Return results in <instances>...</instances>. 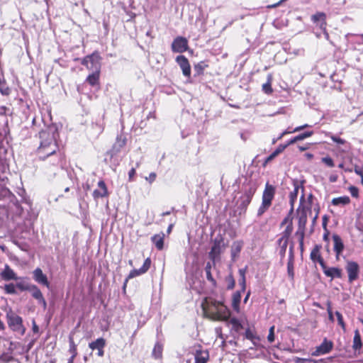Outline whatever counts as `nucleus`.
Masks as SVG:
<instances>
[{
	"label": "nucleus",
	"mask_w": 363,
	"mask_h": 363,
	"mask_svg": "<svg viewBox=\"0 0 363 363\" xmlns=\"http://www.w3.org/2000/svg\"><path fill=\"white\" fill-rule=\"evenodd\" d=\"M287 274H288L289 279L291 281H294L295 273H294V256H293L292 253H291V255L289 259L288 263H287Z\"/></svg>",
	"instance_id": "473e14b6"
},
{
	"label": "nucleus",
	"mask_w": 363,
	"mask_h": 363,
	"mask_svg": "<svg viewBox=\"0 0 363 363\" xmlns=\"http://www.w3.org/2000/svg\"><path fill=\"white\" fill-rule=\"evenodd\" d=\"M276 194V187L267 182L262 196V203L257 210V217H261L272 206Z\"/></svg>",
	"instance_id": "7ed1b4c3"
},
{
	"label": "nucleus",
	"mask_w": 363,
	"mask_h": 363,
	"mask_svg": "<svg viewBox=\"0 0 363 363\" xmlns=\"http://www.w3.org/2000/svg\"><path fill=\"white\" fill-rule=\"evenodd\" d=\"M252 199V198L242 194L240 197V199H239L240 200L239 208L245 212L247 211L248 206L251 203Z\"/></svg>",
	"instance_id": "c9c22d12"
},
{
	"label": "nucleus",
	"mask_w": 363,
	"mask_h": 363,
	"mask_svg": "<svg viewBox=\"0 0 363 363\" xmlns=\"http://www.w3.org/2000/svg\"><path fill=\"white\" fill-rule=\"evenodd\" d=\"M4 290L5 293L8 294H16V286L13 283L5 284L4 286Z\"/></svg>",
	"instance_id": "49530a36"
},
{
	"label": "nucleus",
	"mask_w": 363,
	"mask_h": 363,
	"mask_svg": "<svg viewBox=\"0 0 363 363\" xmlns=\"http://www.w3.org/2000/svg\"><path fill=\"white\" fill-rule=\"evenodd\" d=\"M321 245H315L310 254V258L313 262H318L322 267L325 262L320 254Z\"/></svg>",
	"instance_id": "a211bd4d"
},
{
	"label": "nucleus",
	"mask_w": 363,
	"mask_h": 363,
	"mask_svg": "<svg viewBox=\"0 0 363 363\" xmlns=\"http://www.w3.org/2000/svg\"><path fill=\"white\" fill-rule=\"evenodd\" d=\"M244 242L242 240H235L233 242L230 248V257L233 262L236 261V259L239 257Z\"/></svg>",
	"instance_id": "2eb2a0df"
},
{
	"label": "nucleus",
	"mask_w": 363,
	"mask_h": 363,
	"mask_svg": "<svg viewBox=\"0 0 363 363\" xmlns=\"http://www.w3.org/2000/svg\"><path fill=\"white\" fill-rule=\"evenodd\" d=\"M313 131H306V132H304L303 133L298 135L297 136H298V139H299V140H302L305 138L311 137V135H313Z\"/></svg>",
	"instance_id": "4d7b16f0"
},
{
	"label": "nucleus",
	"mask_w": 363,
	"mask_h": 363,
	"mask_svg": "<svg viewBox=\"0 0 363 363\" xmlns=\"http://www.w3.org/2000/svg\"><path fill=\"white\" fill-rule=\"evenodd\" d=\"M308 208L305 206L299 207L298 209V228H306V225L307 223V212Z\"/></svg>",
	"instance_id": "aec40b11"
},
{
	"label": "nucleus",
	"mask_w": 363,
	"mask_h": 363,
	"mask_svg": "<svg viewBox=\"0 0 363 363\" xmlns=\"http://www.w3.org/2000/svg\"><path fill=\"white\" fill-rule=\"evenodd\" d=\"M287 147L286 145H279L277 148L274 150V152L279 155Z\"/></svg>",
	"instance_id": "052dcab7"
},
{
	"label": "nucleus",
	"mask_w": 363,
	"mask_h": 363,
	"mask_svg": "<svg viewBox=\"0 0 363 363\" xmlns=\"http://www.w3.org/2000/svg\"><path fill=\"white\" fill-rule=\"evenodd\" d=\"M32 330H33V333H38L39 331V328L36 325L35 321L33 322Z\"/></svg>",
	"instance_id": "774afa93"
},
{
	"label": "nucleus",
	"mask_w": 363,
	"mask_h": 363,
	"mask_svg": "<svg viewBox=\"0 0 363 363\" xmlns=\"http://www.w3.org/2000/svg\"><path fill=\"white\" fill-rule=\"evenodd\" d=\"M322 270L327 277L331 279L337 278L342 279L343 276L342 269L339 267H328L325 263L322 267Z\"/></svg>",
	"instance_id": "4468645a"
},
{
	"label": "nucleus",
	"mask_w": 363,
	"mask_h": 363,
	"mask_svg": "<svg viewBox=\"0 0 363 363\" xmlns=\"http://www.w3.org/2000/svg\"><path fill=\"white\" fill-rule=\"evenodd\" d=\"M245 336L247 340H250L251 341H253L254 339L256 338L255 335L250 328L245 330Z\"/></svg>",
	"instance_id": "6e6d98bb"
},
{
	"label": "nucleus",
	"mask_w": 363,
	"mask_h": 363,
	"mask_svg": "<svg viewBox=\"0 0 363 363\" xmlns=\"http://www.w3.org/2000/svg\"><path fill=\"white\" fill-rule=\"evenodd\" d=\"M40 145L35 150L38 160L45 162L48 168H58L65 163V154L62 151L55 136L50 130H43L39 133Z\"/></svg>",
	"instance_id": "f257e3e1"
},
{
	"label": "nucleus",
	"mask_w": 363,
	"mask_h": 363,
	"mask_svg": "<svg viewBox=\"0 0 363 363\" xmlns=\"http://www.w3.org/2000/svg\"><path fill=\"white\" fill-rule=\"evenodd\" d=\"M321 162L329 167H333L335 166L334 161L330 156L323 157Z\"/></svg>",
	"instance_id": "8fccbe9b"
},
{
	"label": "nucleus",
	"mask_w": 363,
	"mask_h": 363,
	"mask_svg": "<svg viewBox=\"0 0 363 363\" xmlns=\"http://www.w3.org/2000/svg\"><path fill=\"white\" fill-rule=\"evenodd\" d=\"M297 141H299V139H298V136L296 135V137H294V138H292L289 141H288L286 145L288 147L289 145H292Z\"/></svg>",
	"instance_id": "0e129e2a"
},
{
	"label": "nucleus",
	"mask_w": 363,
	"mask_h": 363,
	"mask_svg": "<svg viewBox=\"0 0 363 363\" xmlns=\"http://www.w3.org/2000/svg\"><path fill=\"white\" fill-rule=\"evenodd\" d=\"M348 274V281L352 283L359 277V266L357 262L354 261H347L345 267Z\"/></svg>",
	"instance_id": "9d476101"
},
{
	"label": "nucleus",
	"mask_w": 363,
	"mask_h": 363,
	"mask_svg": "<svg viewBox=\"0 0 363 363\" xmlns=\"http://www.w3.org/2000/svg\"><path fill=\"white\" fill-rule=\"evenodd\" d=\"M177 63L182 70V74L187 78L191 77V65L189 60L184 55H178L175 59Z\"/></svg>",
	"instance_id": "9b49d317"
},
{
	"label": "nucleus",
	"mask_w": 363,
	"mask_h": 363,
	"mask_svg": "<svg viewBox=\"0 0 363 363\" xmlns=\"http://www.w3.org/2000/svg\"><path fill=\"white\" fill-rule=\"evenodd\" d=\"M300 188H302V189L303 190V187L300 186L298 182H294V190L291 191L289 195V203H290V205H291V212L293 211L294 210V203L296 201V199H297V196H298V191H299V189Z\"/></svg>",
	"instance_id": "5701e85b"
},
{
	"label": "nucleus",
	"mask_w": 363,
	"mask_h": 363,
	"mask_svg": "<svg viewBox=\"0 0 363 363\" xmlns=\"http://www.w3.org/2000/svg\"><path fill=\"white\" fill-rule=\"evenodd\" d=\"M230 323L232 325L233 330L238 333L242 329V325L238 319L233 318L230 320Z\"/></svg>",
	"instance_id": "a19ab883"
},
{
	"label": "nucleus",
	"mask_w": 363,
	"mask_h": 363,
	"mask_svg": "<svg viewBox=\"0 0 363 363\" xmlns=\"http://www.w3.org/2000/svg\"><path fill=\"white\" fill-rule=\"evenodd\" d=\"M262 91L267 94H271L273 92L272 87V76L268 77L267 82L262 85Z\"/></svg>",
	"instance_id": "ea45409f"
},
{
	"label": "nucleus",
	"mask_w": 363,
	"mask_h": 363,
	"mask_svg": "<svg viewBox=\"0 0 363 363\" xmlns=\"http://www.w3.org/2000/svg\"><path fill=\"white\" fill-rule=\"evenodd\" d=\"M311 21L314 23H317L318 21H321L320 25V28L325 29L326 23V14L324 12H316L315 14L311 16Z\"/></svg>",
	"instance_id": "b1692460"
},
{
	"label": "nucleus",
	"mask_w": 363,
	"mask_h": 363,
	"mask_svg": "<svg viewBox=\"0 0 363 363\" xmlns=\"http://www.w3.org/2000/svg\"><path fill=\"white\" fill-rule=\"evenodd\" d=\"M98 189L93 191L92 196L95 201H97L99 198L108 197L109 192L105 182L101 179L97 183Z\"/></svg>",
	"instance_id": "ddd939ff"
},
{
	"label": "nucleus",
	"mask_w": 363,
	"mask_h": 363,
	"mask_svg": "<svg viewBox=\"0 0 363 363\" xmlns=\"http://www.w3.org/2000/svg\"><path fill=\"white\" fill-rule=\"evenodd\" d=\"M163 349L164 345L162 343L160 342H157L153 347V350L152 351V357L155 359H162L163 357Z\"/></svg>",
	"instance_id": "a878e982"
},
{
	"label": "nucleus",
	"mask_w": 363,
	"mask_h": 363,
	"mask_svg": "<svg viewBox=\"0 0 363 363\" xmlns=\"http://www.w3.org/2000/svg\"><path fill=\"white\" fill-rule=\"evenodd\" d=\"M362 347L361 335L358 330L354 331L352 347L354 350H359Z\"/></svg>",
	"instance_id": "4c0bfd02"
},
{
	"label": "nucleus",
	"mask_w": 363,
	"mask_h": 363,
	"mask_svg": "<svg viewBox=\"0 0 363 363\" xmlns=\"http://www.w3.org/2000/svg\"><path fill=\"white\" fill-rule=\"evenodd\" d=\"M354 171L355 174H357V175L361 177V183L363 186V166L359 167V166L356 165L354 168Z\"/></svg>",
	"instance_id": "5fc2aeb1"
},
{
	"label": "nucleus",
	"mask_w": 363,
	"mask_h": 363,
	"mask_svg": "<svg viewBox=\"0 0 363 363\" xmlns=\"http://www.w3.org/2000/svg\"><path fill=\"white\" fill-rule=\"evenodd\" d=\"M283 2H281V0L276 3V4H272V5H268L267 6V9H273V8H276L277 6H279V5H281Z\"/></svg>",
	"instance_id": "338daca9"
},
{
	"label": "nucleus",
	"mask_w": 363,
	"mask_h": 363,
	"mask_svg": "<svg viewBox=\"0 0 363 363\" xmlns=\"http://www.w3.org/2000/svg\"><path fill=\"white\" fill-rule=\"evenodd\" d=\"M0 277L4 281L18 279L16 274L8 264L4 266V269L0 273Z\"/></svg>",
	"instance_id": "412c9836"
},
{
	"label": "nucleus",
	"mask_w": 363,
	"mask_h": 363,
	"mask_svg": "<svg viewBox=\"0 0 363 363\" xmlns=\"http://www.w3.org/2000/svg\"><path fill=\"white\" fill-rule=\"evenodd\" d=\"M248 187L245 190L243 195L248 196L251 198H253L255 194L256 193L258 186L256 183L250 182L247 184Z\"/></svg>",
	"instance_id": "e433bc0d"
},
{
	"label": "nucleus",
	"mask_w": 363,
	"mask_h": 363,
	"mask_svg": "<svg viewBox=\"0 0 363 363\" xmlns=\"http://www.w3.org/2000/svg\"><path fill=\"white\" fill-rule=\"evenodd\" d=\"M274 325H272L269 330V335L267 336V340L272 343L274 341Z\"/></svg>",
	"instance_id": "864d4df0"
},
{
	"label": "nucleus",
	"mask_w": 363,
	"mask_h": 363,
	"mask_svg": "<svg viewBox=\"0 0 363 363\" xmlns=\"http://www.w3.org/2000/svg\"><path fill=\"white\" fill-rule=\"evenodd\" d=\"M215 265H216V264H213V262H208L205 267V272H206V279L211 284V285L213 287H216L217 286L216 280L213 278L212 273H211V269H212L213 267H215Z\"/></svg>",
	"instance_id": "393cba45"
},
{
	"label": "nucleus",
	"mask_w": 363,
	"mask_h": 363,
	"mask_svg": "<svg viewBox=\"0 0 363 363\" xmlns=\"http://www.w3.org/2000/svg\"><path fill=\"white\" fill-rule=\"evenodd\" d=\"M348 190L350 193L351 194L352 196L354 198H358L359 197V189L357 187L354 186H350L348 188Z\"/></svg>",
	"instance_id": "603ef678"
},
{
	"label": "nucleus",
	"mask_w": 363,
	"mask_h": 363,
	"mask_svg": "<svg viewBox=\"0 0 363 363\" xmlns=\"http://www.w3.org/2000/svg\"><path fill=\"white\" fill-rule=\"evenodd\" d=\"M156 177H157L156 174L154 173V172H152V173L150 174L149 177L146 178V179L150 183H152V182H153L155 180Z\"/></svg>",
	"instance_id": "680f3d73"
},
{
	"label": "nucleus",
	"mask_w": 363,
	"mask_h": 363,
	"mask_svg": "<svg viewBox=\"0 0 363 363\" xmlns=\"http://www.w3.org/2000/svg\"><path fill=\"white\" fill-rule=\"evenodd\" d=\"M101 72H91L86 78L85 82L92 87H99Z\"/></svg>",
	"instance_id": "4be33fe9"
},
{
	"label": "nucleus",
	"mask_w": 363,
	"mask_h": 363,
	"mask_svg": "<svg viewBox=\"0 0 363 363\" xmlns=\"http://www.w3.org/2000/svg\"><path fill=\"white\" fill-rule=\"evenodd\" d=\"M30 290L32 291V296L37 299L40 303H42L44 306H45V299L44 298L43 294L39 288L35 285H33L30 286Z\"/></svg>",
	"instance_id": "c85d7f7f"
},
{
	"label": "nucleus",
	"mask_w": 363,
	"mask_h": 363,
	"mask_svg": "<svg viewBox=\"0 0 363 363\" xmlns=\"http://www.w3.org/2000/svg\"><path fill=\"white\" fill-rule=\"evenodd\" d=\"M247 272V267L245 268L240 269L238 270V273L240 275V279H239V284L241 286V291L242 292H244L246 289V277L245 274Z\"/></svg>",
	"instance_id": "72a5a7b5"
},
{
	"label": "nucleus",
	"mask_w": 363,
	"mask_h": 363,
	"mask_svg": "<svg viewBox=\"0 0 363 363\" xmlns=\"http://www.w3.org/2000/svg\"><path fill=\"white\" fill-rule=\"evenodd\" d=\"M126 145V138L118 135L116 138V143L113 145L112 148L108 152L111 157H113L121 151V149Z\"/></svg>",
	"instance_id": "f3484780"
},
{
	"label": "nucleus",
	"mask_w": 363,
	"mask_h": 363,
	"mask_svg": "<svg viewBox=\"0 0 363 363\" xmlns=\"http://www.w3.org/2000/svg\"><path fill=\"white\" fill-rule=\"evenodd\" d=\"M294 230L293 223H289L285 230L282 232L281 236L279 239L289 240Z\"/></svg>",
	"instance_id": "58836bf2"
},
{
	"label": "nucleus",
	"mask_w": 363,
	"mask_h": 363,
	"mask_svg": "<svg viewBox=\"0 0 363 363\" xmlns=\"http://www.w3.org/2000/svg\"><path fill=\"white\" fill-rule=\"evenodd\" d=\"M326 136L330 137L331 140L337 144L336 147L340 152L347 153L351 149V145L345 139H342L337 135H334L330 133H327Z\"/></svg>",
	"instance_id": "1a4fd4ad"
},
{
	"label": "nucleus",
	"mask_w": 363,
	"mask_h": 363,
	"mask_svg": "<svg viewBox=\"0 0 363 363\" xmlns=\"http://www.w3.org/2000/svg\"><path fill=\"white\" fill-rule=\"evenodd\" d=\"M209 354L207 350H196L195 354V363H207Z\"/></svg>",
	"instance_id": "cd10ccee"
},
{
	"label": "nucleus",
	"mask_w": 363,
	"mask_h": 363,
	"mask_svg": "<svg viewBox=\"0 0 363 363\" xmlns=\"http://www.w3.org/2000/svg\"><path fill=\"white\" fill-rule=\"evenodd\" d=\"M164 234H155L151 238L152 243L155 245L158 250H162L164 248Z\"/></svg>",
	"instance_id": "bb28decb"
},
{
	"label": "nucleus",
	"mask_w": 363,
	"mask_h": 363,
	"mask_svg": "<svg viewBox=\"0 0 363 363\" xmlns=\"http://www.w3.org/2000/svg\"><path fill=\"white\" fill-rule=\"evenodd\" d=\"M0 92L4 96H9L11 94V89L7 86L6 81H0Z\"/></svg>",
	"instance_id": "79ce46f5"
},
{
	"label": "nucleus",
	"mask_w": 363,
	"mask_h": 363,
	"mask_svg": "<svg viewBox=\"0 0 363 363\" xmlns=\"http://www.w3.org/2000/svg\"><path fill=\"white\" fill-rule=\"evenodd\" d=\"M6 321L9 328L21 335H23L26 332V328L23 324V319L12 310H9L6 313Z\"/></svg>",
	"instance_id": "20e7f679"
},
{
	"label": "nucleus",
	"mask_w": 363,
	"mask_h": 363,
	"mask_svg": "<svg viewBox=\"0 0 363 363\" xmlns=\"http://www.w3.org/2000/svg\"><path fill=\"white\" fill-rule=\"evenodd\" d=\"M105 345H106V340L102 337H99V338L96 339L95 341L90 342L89 345V347L92 350H101V349H104V347H105Z\"/></svg>",
	"instance_id": "2f4dec72"
},
{
	"label": "nucleus",
	"mask_w": 363,
	"mask_h": 363,
	"mask_svg": "<svg viewBox=\"0 0 363 363\" xmlns=\"http://www.w3.org/2000/svg\"><path fill=\"white\" fill-rule=\"evenodd\" d=\"M151 263H152V262H151L150 258L147 257L145 260L143 266L140 269H134L131 270L123 283V289L124 290L125 289L129 279H133L136 277H138L143 274H145L150 268Z\"/></svg>",
	"instance_id": "0eeeda50"
},
{
	"label": "nucleus",
	"mask_w": 363,
	"mask_h": 363,
	"mask_svg": "<svg viewBox=\"0 0 363 363\" xmlns=\"http://www.w3.org/2000/svg\"><path fill=\"white\" fill-rule=\"evenodd\" d=\"M69 352L72 354V356L69 359L74 360V358L77 355V347L74 341V337L72 335H69Z\"/></svg>",
	"instance_id": "f704fd0d"
},
{
	"label": "nucleus",
	"mask_w": 363,
	"mask_h": 363,
	"mask_svg": "<svg viewBox=\"0 0 363 363\" xmlns=\"http://www.w3.org/2000/svg\"><path fill=\"white\" fill-rule=\"evenodd\" d=\"M101 57L98 51H94L91 55L85 56L81 61L82 65L85 66L89 71L101 72Z\"/></svg>",
	"instance_id": "39448f33"
},
{
	"label": "nucleus",
	"mask_w": 363,
	"mask_h": 363,
	"mask_svg": "<svg viewBox=\"0 0 363 363\" xmlns=\"http://www.w3.org/2000/svg\"><path fill=\"white\" fill-rule=\"evenodd\" d=\"M136 174L135 168H132L128 172V180L133 182Z\"/></svg>",
	"instance_id": "bf43d9fd"
},
{
	"label": "nucleus",
	"mask_w": 363,
	"mask_h": 363,
	"mask_svg": "<svg viewBox=\"0 0 363 363\" xmlns=\"http://www.w3.org/2000/svg\"><path fill=\"white\" fill-rule=\"evenodd\" d=\"M350 199L347 196H340L333 198L331 201L333 206H346L350 203Z\"/></svg>",
	"instance_id": "7c9ffc66"
},
{
	"label": "nucleus",
	"mask_w": 363,
	"mask_h": 363,
	"mask_svg": "<svg viewBox=\"0 0 363 363\" xmlns=\"http://www.w3.org/2000/svg\"><path fill=\"white\" fill-rule=\"evenodd\" d=\"M291 212L290 211V213L284 218V220L281 221V226H283L284 225H288L289 223H293L292 222V220H293V218L291 217Z\"/></svg>",
	"instance_id": "13d9d810"
},
{
	"label": "nucleus",
	"mask_w": 363,
	"mask_h": 363,
	"mask_svg": "<svg viewBox=\"0 0 363 363\" xmlns=\"http://www.w3.org/2000/svg\"><path fill=\"white\" fill-rule=\"evenodd\" d=\"M241 293H242V291H238L233 294V297H232V307H233V310L238 313L240 311Z\"/></svg>",
	"instance_id": "c756f323"
},
{
	"label": "nucleus",
	"mask_w": 363,
	"mask_h": 363,
	"mask_svg": "<svg viewBox=\"0 0 363 363\" xmlns=\"http://www.w3.org/2000/svg\"><path fill=\"white\" fill-rule=\"evenodd\" d=\"M225 247L226 245L225 244L224 238L221 235L214 239L213 245L208 252V257L213 262V264H215L216 260L220 259V255Z\"/></svg>",
	"instance_id": "423d86ee"
},
{
	"label": "nucleus",
	"mask_w": 363,
	"mask_h": 363,
	"mask_svg": "<svg viewBox=\"0 0 363 363\" xmlns=\"http://www.w3.org/2000/svg\"><path fill=\"white\" fill-rule=\"evenodd\" d=\"M305 230L303 228H298L296 235L298 237V242H301V240H304Z\"/></svg>",
	"instance_id": "3c124183"
},
{
	"label": "nucleus",
	"mask_w": 363,
	"mask_h": 363,
	"mask_svg": "<svg viewBox=\"0 0 363 363\" xmlns=\"http://www.w3.org/2000/svg\"><path fill=\"white\" fill-rule=\"evenodd\" d=\"M225 281L228 283L227 289L232 290L234 289L235 285V281L232 274H230L226 278Z\"/></svg>",
	"instance_id": "de8ad7c7"
},
{
	"label": "nucleus",
	"mask_w": 363,
	"mask_h": 363,
	"mask_svg": "<svg viewBox=\"0 0 363 363\" xmlns=\"http://www.w3.org/2000/svg\"><path fill=\"white\" fill-rule=\"evenodd\" d=\"M333 348V342L325 338L323 342L316 347L315 351L312 352L313 356H319L329 353Z\"/></svg>",
	"instance_id": "f8f14e48"
},
{
	"label": "nucleus",
	"mask_w": 363,
	"mask_h": 363,
	"mask_svg": "<svg viewBox=\"0 0 363 363\" xmlns=\"http://www.w3.org/2000/svg\"><path fill=\"white\" fill-rule=\"evenodd\" d=\"M208 67V65L206 64L203 61L199 62L194 66V69L199 75L203 74V71Z\"/></svg>",
	"instance_id": "37998d69"
},
{
	"label": "nucleus",
	"mask_w": 363,
	"mask_h": 363,
	"mask_svg": "<svg viewBox=\"0 0 363 363\" xmlns=\"http://www.w3.org/2000/svg\"><path fill=\"white\" fill-rule=\"evenodd\" d=\"M278 155L274 151L272 154H270L266 159L265 162H269L272 161L274 158H275Z\"/></svg>",
	"instance_id": "e2e57ef3"
},
{
	"label": "nucleus",
	"mask_w": 363,
	"mask_h": 363,
	"mask_svg": "<svg viewBox=\"0 0 363 363\" xmlns=\"http://www.w3.org/2000/svg\"><path fill=\"white\" fill-rule=\"evenodd\" d=\"M33 275L34 280L37 283H38L41 285L45 286L48 288L50 287V282L48 280V277L45 274H43V272L40 268H39V267L36 268L33 271Z\"/></svg>",
	"instance_id": "dca6fc26"
},
{
	"label": "nucleus",
	"mask_w": 363,
	"mask_h": 363,
	"mask_svg": "<svg viewBox=\"0 0 363 363\" xmlns=\"http://www.w3.org/2000/svg\"><path fill=\"white\" fill-rule=\"evenodd\" d=\"M313 199V196L311 194H309V196L308 197V206H303V203L305 201V197H304V194H302L301 198H300V207L305 206V207L308 208V211H311Z\"/></svg>",
	"instance_id": "a18cd8bd"
},
{
	"label": "nucleus",
	"mask_w": 363,
	"mask_h": 363,
	"mask_svg": "<svg viewBox=\"0 0 363 363\" xmlns=\"http://www.w3.org/2000/svg\"><path fill=\"white\" fill-rule=\"evenodd\" d=\"M201 306L203 316L213 321H226L230 317V311L223 301H218L211 296L205 297Z\"/></svg>",
	"instance_id": "f03ea898"
},
{
	"label": "nucleus",
	"mask_w": 363,
	"mask_h": 363,
	"mask_svg": "<svg viewBox=\"0 0 363 363\" xmlns=\"http://www.w3.org/2000/svg\"><path fill=\"white\" fill-rule=\"evenodd\" d=\"M335 315L337 316L338 324L341 326L342 330L344 331H345V330H346V325H345V321L343 320V317H342V314L339 311H336L335 312Z\"/></svg>",
	"instance_id": "09e8293b"
},
{
	"label": "nucleus",
	"mask_w": 363,
	"mask_h": 363,
	"mask_svg": "<svg viewBox=\"0 0 363 363\" xmlns=\"http://www.w3.org/2000/svg\"><path fill=\"white\" fill-rule=\"evenodd\" d=\"M277 242L280 247V255L281 256H284L286 251L289 240L279 239Z\"/></svg>",
	"instance_id": "c03bdc74"
},
{
	"label": "nucleus",
	"mask_w": 363,
	"mask_h": 363,
	"mask_svg": "<svg viewBox=\"0 0 363 363\" xmlns=\"http://www.w3.org/2000/svg\"><path fill=\"white\" fill-rule=\"evenodd\" d=\"M308 126L309 125L308 124H305V125H301V126H298V127L295 128L292 132L300 131V130H303L304 128H307Z\"/></svg>",
	"instance_id": "69168bd1"
},
{
	"label": "nucleus",
	"mask_w": 363,
	"mask_h": 363,
	"mask_svg": "<svg viewBox=\"0 0 363 363\" xmlns=\"http://www.w3.org/2000/svg\"><path fill=\"white\" fill-rule=\"evenodd\" d=\"M173 52L183 53L189 49L188 40L182 36L176 37L171 45Z\"/></svg>",
	"instance_id": "6e6552de"
},
{
	"label": "nucleus",
	"mask_w": 363,
	"mask_h": 363,
	"mask_svg": "<svg viewBox=\"0 0 363 363\" xmlns=\"http://www.w3.org/2000/svg\"><path fill=\"white\" fill-rule=\"evenodd\" d=\"M333 240L334 242V251L336 254V259H339V256L344 250V243L340 236L337 234L333 235Z\"/></svg>",
	"instance_id": "6ab92c4d"
}]
</instances>
